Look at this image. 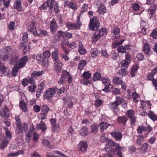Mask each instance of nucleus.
Instances as JSON below:
<instances>
[{"label": "nucleus", "mask_w": 157, "mask_h": 157, "mask_svg": "<svg viewBox=\"0 0 157 157\" xmlns=\"http://www.w3.org/2000/svg\"><path fill=\"white\" fill-rule=\"evenodd\" d=\"M114 147L117 149H122V148L121 147L119 144L117 143H114L111 140L108 139L107 141L105 147V150L107 152V153L105 154L104 156L106 157V155L108 157L111 156V152L114 153L116 149H113L111 147Z\"/></svg>", "instance_id": "obj_1"}, {"label": "nucleus", "mask_w": 157, "mask_h": 157, "mask_svg": "<svg viewBox=\"0 0 157 157\" xmlns=\"http://www.w3.org/2000/svg\"><path fill=\"white\" fill-rule=\"evenodd\" d=\"M89 26L90 29L93 31H96L98 29L100 24L97 17H94L90 20Z\"/></svg>", "instance_id": "obj_2"}, {"label": "nucleus", "mask_w": 157, "mask_h": 157, "mask_svg": "<svg viewBox=\"0 0 157 157\" xmlns=\"http://www.w3.org/2000/svg\"><path fill=\"white\" fill-rule=\"evenodd\" d=\"M55 3V0H47L46 2H44L40 6V9L41 10H43L46 9L48 7L50 9L52 10L53 8Z\"/></svg>", "instance_id": "obj_3"}, {"label": "nucleus", "mask_w": 157, "mask_h": 157, "mask_svg": "<svg viewBox=\"0 0 157 157\" xmlns=\"http://www.w3.org/2000/svg\"><path fill=\"white\" fill-rule=\"evenodd\" d=\"M56 93V89L55 88H52L48 89L44 93V98L45 99H50L54 96Z\"/></svg>", "instance_id": "obj_4"}, {"label": "nucleus", "mask_w": 157, "mask_h": 157, "mask_svg": "<svg viewBox=\"0 0 157 157\" xmlns=\"http://www.w3.org/2000/svg\"><path fill=\"white\" fill-rule=\"evenodd\" d=\"M54 62V67L58 73L61 72L62 66L63 65V62L59 59L53 60Z\"/></svg>", "instance_id": "obj_5"}, {"label": "nucleus", "mask_w": 157, "mask_h": 157, "mask_svg": "<svg viewBox=\"0 0 157 157\" xmlns=\"http://www.w3.org/2000/svg\"><path fill=\"white\" fill-rule=\"evenodd\" d=\"M125 59L122 60L121 62V68L127 69L131 62V56L128 53L125 55Z\"/></svg>", "instance_id": "obj_6"}, {"label": "nucleus", "mask_w": 157, "mask_h": 157, "mask_svg": "<svg viewBox=\"0 0 157 157\" xmlns=\"http://www.w3.org/2000/svg\"><path fill=\"white\" fill-rule=\"evenodd\" d=\"M134 114V111L133 110L130 109L127 112L126 114L130 120L131 124L132 125H134L136 121V117Z\"/></svg>", "instance_id": "obj_7"}, {"label": "nucleus", "mask_w": 157, "mask_h": 157, "mask_svg": "<svg viewBox=\"0 0 157 157\" xmlns=\"http://www.w3.org/2000/svg\"><path fill=\"white\" fill-rule=\"evenodd\" d=\"M102 82L104 84L105 87L103 89V91L105 92L110 91L113 88V85L110 83V81L107 79H102Z\"/></svg>", "instance_id": "obj_8"}, {"label": "nucleus", "mask_w": 157, "mask_h": 157, "mask_svg": "<svg viewBox=\"0 0 157 157\" xmlns=\"http://www.w3.org/2000/svg\"><path fill=\"white\" fill-rule=\"evenodd\" d=\"M28 61V58L27 56H24L22 57L19 60V63L15 65L18 68L21 69L24 67L26 62Z\"/></svg>", "instance_id": "obj_9"}, {"label": "nucleus", "mask_w": 157, "mask_h": 157, "mask_svg": "<svg viewBox=\"0 0 157 157\" xmlns=\"http://www.w3.org/2000/svg\"><path fill=\"white\" fill-rule=\"evenodd\" d=\"M21 127H17L16 129V132L18 134L22 133L23 131H24L26 132L28 130V125L27 124L25 123L21 124Z\"/></svg>", "instance_id": "obj_10"}, {"label": "nucleus", "mask_w": 157, "mask_h": 157, "mask_svg": "<svg viewBox=\"0 0 157 157\" xmlns=\"http://www.w3.org/2000/svg\"><path fill=\"white\" fill-rule=\"evenodd\" d=\"M91 76V74L88 71H85L82 75V76L84 78V84L87 85L90 84V83L88 79L90 78Z\"/></svg>", "instance_id": "obj_11"}, {"label": "nucleus", "mask_w": 157, "mask_h": 157, "mask_svg": "<svg viewBox=\"0 0 157 157\" xmlns=\"http://www.w3.org/2000/svg\"><path fill=\"white\" fill-rule=\"evenodd\" d=\"M118 105H119L115 101L110 103L109 105L112 111L116 114H117L119 111V109L117 107Z\"/></svg>", "instance_id": "obj_12"}, {"label": "nucleus", "mask_w": 157, "mask_h": 157, "mask_svg": "<svg viewBox=\"0 0 157 157\" xmlns=\"http://www.w3.org/2000/svg\"><path fill=\"white\" fill-rule=\"evenodd\" d=\"M111 134L116 140H120L122 137V134L119 131H115L112 132H111Z\"/></svg>", "instance_id": "obj_13"}, {"label": "nucleus", "mask_w": 157, "mask_h": 157, "mask_svg": "<svg viewBox=\"0 0 157 157\" xmlns=\"http://www.w3.org/2000/svg\"><path fill=\"white\" fill-rule=\"evenodd\" d=\"M147 23L144 21L142 20L140 22V32L145 35L146 33V29H147Z\"/></svg>", "instance_id": "obj_14"}, {"label": "nucleus", "mask_w": 157, "mask_h": 157, "mask_svg": "<svg viewBox=\"0 0 157 157\" xmlns=\"http://www.w3.org/2000/svg\"><path fill=\"white\" fill-rule=\"evenodd\" d=\"M87 147V143L86 142L82 141L78 144V150L82 152H84L86 150Z\"/></svg>", "instance_id": "obj_15"}, {"label": "nucleus", "mask_w": 157, "mask_h": 157, "mask_svg": "<svg viewBox=\"0 0 157 157\" xmlns=\"http://www.w3.org/2000/svg\"><path fill=\"white\" fill-rule=\"evenodd\" d=\"M50 29L51 31L53 32H55L57 28L56 21L54 19H53L50 23Z\"/></svg>", "instance_id": "obj_16"}, {"label": "nucleus", "mask_w": 157, "mask_h": 157, "mask_svg": "<svg viewBox=\"0 0 157 157\" xmlns=\"http://www.w3.org/2000/svg\"><path fill=\"white\" fill-rule=\"evenodd\" d=\"M14 8L18 11L22 10V7L21 0H16L14 3Z\"/></svg>", "instance_id": "obj_17"}, {"label": "nucleus", "mask_w": 157, "mask_h": 157, "mask_svg": "<svg viewBox=\"0 0 157 157\" xmlns=\"http://www.w3.org/2000/svg\"><path fill=\"white\" fill-rule=\"evenodd\" d=\"M0 70L5 75L9 74V70L5 67L4 64L0 61Z\"/></svg>", "instance_id": "obj_18"}, {"label": "nucleus", "mask_w": 157, "mask_h": 157, "mask_svg": "<svg viewBox=\"0 0 157 157\" xmlns=\"http://www.w3.org/2000/svg\"><path fill=\"white\" fill-rule=\"evenodd\" d=\"M41 109L42 113L40 114L41 115H44V116H47V113L48 112L49 109L46 105H44L41 106Z\"/></svg>", "instance_id": "obj_19"}, {"label": "nucleus", "mask_w": 157, "mask_h": 157, "mask_svg": "<svg viewBox=\"0 0 157 157\" xmlns=\"http://www.w3.org/2000/svg\"><path fill=\"white\" fill-rule=\"evenodd\" d=\"M148 117L153 121L157 120V116L152 111H150L147 114Z\"/></svg>", "instance_id": "obj_20"}, {"label": "nucleus", "mask_w": 157, "mask_h": 157, "mask_svg": "<svg viewBox=\"0 0 157 157\" xmlns=\"http://www.w3.org/2000/svg\"><path fill=\"white\" fill-rule=\"evenodd\" d=\"M127 120V118L124 116L118 117L117 118V122L121 123L124 125L125 124Z\"/></svg>", "instance_id": "obj_21"}, {"label": "nucleus", "mask_w": 157, "mask_h": 157, "mask_svg": "<svg viewBox=\"0 0 157 157\" xmlns=\"http://www.w3.org/2000/svg\"><path fill=\"white\" fill-rule=\"evenodd\" d=\"M58 50L57 48H55L54 51L52 53V57L53 60L59 59Z\"/></svg>", "instance_id": "obj_22"}, {"label": "nucleus", "mask_w": 157, "mask_h": 157, "mask_svg": "<svg viewBox=\"0 0 157 157\" xmlns=\"http://www.w3.org/2000/svg\"><path fill=\"white\" fill-rule=\"evenodd\" d=\"M36 128L38 129H40L44 131H45L47 128L45 123L42 121H40V123L37 124Z\"/></svg>", "instance_id": "obj_23"}, {"label": "nucleus", "mask_w": 157, "mask_h": 157, "mask_svg": "<svg viewBox=\"0 0 157 157\" xmlns=\"http://www.w3.org/2000/svg\"><path fill=\"white\" fill-rule=\"evenodd\" d=\"M19 106L21 109L24 112H25L27 111V108L24 101L21 100L20 102Z\"/></svg>", "instance_id": "obj_24"}, {"label": "nucleus", "mask_w": 157, "mask_h": 157, "mask_svg": "<svg viewBox=\"0 0 157 157\" xmlns=\"http://www.w3.org/2000/svg\"><path fill=\"white\" fill-rule=\"evenodd\" d=\"M113 32L114 34L113 37L114 38H118L119 36L120 29L117 27H115L113 29Z\"/></svg>", "instance_id": "obj_25"}, {"label": "nucleus", "mask_w": 157, "mask_h": 157, "mask_svg": "<svg viewBox=\"0 0 157 157\" xmlns=\"http://www.w3.org/2000/svg\"><path fill=\"white\" fill-rule=\"evenodd\" d=\"M88 130L86 127H84L79 131L80 134L82 136H85L87 135Z\"/></svg>", "instance_id": "obj_26"}, {"label": "nucleus", "mask_w": 157, "mask_h": 157, "mask_svg": "<svg viewBox=\"0 0 157 157\" xmlns=\"http://www.w3.org/2000/svg\"><path fill=\"white\" fill-rule=\"evenodd\" d=\"M143 51L146 54H148L150 51V47L149 45L147 43L144 44L143 47Z\"/></svg>", "instance_id": "obj_27"}, {"label": "nucleus", "mask_w": 157, "mask_h": 157, "mask_svg": "<svg viewBox=\"0 0 157 157\" xmlns=\"http://www.w3.org/2000/svg\"><path fill=\"white\" fill-rule=\"evenodd\" d=\"M86 64L87 62L85 60H82L80 61L78 65V68L80 70H82Z\"/></svg>", "instance_id": "obj_28"}, {"label": "nucleus", "mask_w": 157, "mask_h": 157, "mask_svg": "<svg viewBox=\"0 0 157 157\" xmlns=\"http://www.w3.org/2000/svg\"><path fill=\"white\" fill-rule=\"evenodd\" d=\"M24 43L22 41L19 45V47L23 50V51L24 54L26 53L27 51L29 49V47L28 48V49H27V47L25 44V43Z\"/></svg>", "instance_id": "obj_29"}, {"label": "nucleus", "mask_w": 157, "mask_h": 157, "mask_svg": "<svg viewBox=\"0 0 157 157\" xmlns=\"http://www.w3.org/2000/svg\"><path fill=\"white\" fill-rule=\"evenodd\" d=\"M100 124V129L102 132L105 129H106L110 125L109 124L104 122L101 123Z\"/></svg>", "instance_id": "obj_30"}, {"label": "nucleus", "mask_w": 157, "mask_h": 157, "mask_svg": "<svg viewBox=\"0 0 157 157\" xmlns=\"http://www.w3.org/2000/svg\"><path fill=\"white\" fill-rule=\"evenodd\" d=\"M43 73V71H35L32 73L31 75L32 77L36 79V78L37 76H39L42 75Z\"/></svg>", "instance_id": "obj_31"}, {"label": "nucleus", "mask_w": 157, "mask_h": 157, "mask_svg": "<svg viewBox=\"0 0 157 157\" xmlns=\"http://www.w3.org/2000/svg\"><path fill=\"white\" fill-rule=\"evenodd\" d=\"M36 27L35 25V23L33 22L31 23L30 25L28 26V30L33 33L34 31L36 30Z\"/></svg>", "instance_id": "obj_32"}, {"label": "nucleus", "mask_w": 157, "mask_h": 157, "mask_svg": "<svg viewBox=\"0 0 157 157\" xmlns=\"http://www.w3.org/2000/svg\"><path fill=\"white\" fill-rule=\"evenodd\" d=\"M100 53V52L98 51L96 48L91 49L90 50V54L93 57L98 56Z\"/></svg>", "instance_id": "obj_33"}, {"label": "nucleus", "mask_w": 157, "mask_h": 157, "mask_svg": "<svg viewBox=\"0 0 157 157\" xmlns=\"http://www.w3.org/2000/svg\"><path fill=\"white\" fill-rule=\"evenodd\" d=\"M96 34H98L100 37L106 34V29L104 28H102L99 30L96 31Z\"/></svg>", "instance_id": "obj_34"}, {"label": "nucleus", "mask_w": 157, "mask_h": 157, "mask_svg": "<svg viewBox=\"0 0 157 157\" xmlns=\"http://www.w3.org/2000/svg\"><path fill=\"white\" fill-rule=\"evenodd\" d=\"M126 69L121 68V69L118 72V74L122 77L127 75L128 74V72L126 70Z\"/></svg>", "instance_id": "obj_35"}, {"label": "nucleus", "mask_w": 157, "mask_h": 157, "mask_svg": "<svg viewBox=\"0 0 157 157\" xmlns=\"http://www.w3.org/2000/svg\"><path fill=\"white\" fill-rule=\"evenodd\" d=\"M146 136L144 135L138 136V145H140L144 142V139L146 138Z\"/></svg>", "instance_id": "obj_36"}, {"label": "nucleus", "mask_w": 157, "mask_h": 157, "mask_svg": "<svg viewBox=\"0 0 157 157\" xmlns=\"http://www.w3.org/2000/svg\"><path fill=\"white\" fill-rule=\"evenodd\" d=\"M106 11V8L104 6H100L97 10V12L100 14H103Z\"/></svg>", "instance_id": "obj_37"}, {"label": "nucleus", "mask_w": 157, "mask_h": 157, "mask_svg": "<svg viewBox=\"0 0 157 157\" xmlns=\"http://www.w3.org/2000/svg\"><path fill=\"white\" fill-rule=\"evenodd\" d=\"M36 59L38 61H39L40 62H42L44 63L45 62V59L42 57L41 55L40 54H38L35 57Z\"/></svg>", "instance_id": "obj_38"}, {"label": "nucleus", "mask_w": 157, "mask_h": 157, "mask_svg": "<svg viewBox=\"0 0 157 157\" xmlns=\"http://www.w3.org/2000/svg\"><path fill=\"white\" fill-rule=\"evenodd\" d=\"M19 68L15 65L13 68L12 69V76H16L18 73Z\"/></svg>", "instance_id": "obj_39"}, {"label": "nucleus", "mask_w": 157, "mask_h": 157, "mask_svg": "<svg viewBox=\"0 0 157 157\" xmlns=\"http://www.w3.org/2000/svg\"><path fill=\"white\" fill-rule=\"evenodd\" d=\"M146 127L142 126H138V133L141 134L146 131Z\"/></svg>", "instance_id": "obj_40"}, {"label": "nucleus", "mask_w": 157, "mask_h": 157, "mask_svg": "<svg viewBox=\"0 0 157 157\" xmlns=\"http://www.w3.org/2000/svg\"><path fill=\"white\" fill-rule=\"evenodd\" d=\"M137 70V65L133 66L132 68L131 74L132 77H133L135 75V73Z\"/></svg>", "instance_id": "obj_41"}, {"label": "nucleus", "mask_w": 157, "mask_h": 157, "mask_svg": "<svg viewBox=\"0 0 157 157\" xmlns=\"http://www.w3.org/2000/svg\"><path fill=\"white\" fill-rule=\"evenodd\" d=\"M43 145L47 148H49L51 147L50 142L48 140L43 139L42 140Z\"/></svg>", "instance_id": "obj_42"}, {"label": "nucleus", "mask_w": 157, "mask_h": 157, "mask_svg": "<svg viewBox=\"0 0 157 157\" xmlns=\"http://www.w3.org/2000/svg\"><path fill=\"white\" fill-rule=\"evenodd\" d=\"M150 36L153 39H155L157 38V27L153 30L151 33Z\"/></svg>", "instance_id": "obj_43"}, {"label": "nucleus", "mask_w": 157, "mask_h": 157, "mask_svg": "<svg viewBox=\"0 0 157 157\" xmlns=\"http://www.w3.org/2000/svg\"><path fill=\"white\" fill-rule=\"evenodd\" d=\"M101 78V75L99 73L96 72L94 75L93 80L94 81L99 80Z\"/></svg>", "instance_id": "obj_44"}, {"label": "nucleus", "mask_w": 157, "mask_h": 157, "mask_svg": "<svg viewBox=\"0 0 157 157\" xmlns=\"http://www.w3.org/2000/svg\"><path fill=\"white\" fill-rule=\"evenodd\" d=\"M148 146V144L147 143H145L143 144L140 148V149L142 150L143 152H146Z\"/></svg>", "instance_id": "obj_45"}, {"label": "nucleus", "mask_w": 157, "mask_h": 157, "mask_svg": "<svg viewBox=\"0 0 157 157\" xmlns=\"http://www.w3.org/2000/svg\"><path fill=\"white\" fill-rule=\"evenodd\" d=\"M78 51L80 54L82 55L85 54L86 53V50L83 48L82 45L79 46Z\"/></svg>", "instance_id": "obj_46"}, {"label": "nucleus", "mask_w": 157, "mask_h": 157, "mask_svg": "<svg viewBox=\"0 0 157 157\" xmlns=\"http://www.w3.org/2000/svg\"><path fill=\"white\" fill-rule=\"evenodd\" d=\"M124 101V99L122 97L117 96L116 98L115 101L118 105L123 103Z\"/></svg>", "instance_id": "obj_47"}, {"label": "nucleus", "mask_w": 157, "mask_h": 157, "mask_svg": "<svg viewBox=\"0 0 157 157\" xmlns=\"http://www.w3.org/2000/svg\"><path fill=\"white\" fill-rule=\"evenodd\" d=\"M155 73H152V70L151 71V73L148 74L147 75V79L149 80H151L152 81L154 80H156L155 79H154V75H155Z\"/></svg>", "instance_id": "obj_48"}, {"label": "nucleus", "mask_w": 157, "mask_h": 157, "mask_svg": "<svg viewBox=\"0 0 157 157\" xmlns=\"http://www.w3.org/2000/svg\"><path fill=\"white\" fill-rule=\"evenodd\" d=\"M8 143V141L6 140H4L2 142V143L0 145V147L1 148L4 149V148L6 146L7 144Z\"/></svg>", "instance_id": "obj_49"}, {"label": "nucleus", "mask_w": 157, "mask_h": 157, "mask_svg": "<svg viewBox=\"0 0 157 157\" xmlns=\"http://www.w3.org/2000/svg\"><path fill=\"white\" fill-rule=\"evenodd\" d=\"M100 37L98 34H96V32L92 37V40L93 42H96L97 41Z\"/></svg>", "instance_id": "obj_50"}, {"label": "nucleus", "mask_w": 157, "mask_h": 157, "mask_svg": "<svg viewBox=\"0 0 157 157\" xmlns=\"http://www.w3.org/2000/svg\"><path fill=\"white\" fill-rule=\"evenodd\" d=\"M11 62L13 64H14L16 63L18 61L19 58L17 55H16L14 57H12Z\"/></svg>", "instance_id": "obj_51"}, {"label": "nucleus", "mask_w": 157, "mask_h": 157, "mask_svg": "<svg viewBox=\"0 0 157 157\" xmlns=\"http://www.w3.org/2000/svg\"><path fill=\"white\" fill-rule=\"evenodd\" d=\"M91 132L94 134L96 133L98 130L97 126L94 124H93L91 126Z\"/></svg>", "instance_id": "obj_52"}, {"label": "nucleus", "mask_w": 157, "mask_h": 157, "mask_svg": "<svg viewBox=\"0 0 157 157\" xmlns=\"http://www.w3.org/2000/svg\"><path fill=\"white\" fill-rule=\"evenodd\" d=\"M122 81L118 77H114L113 79V82L116 84H119Z\"/></svg>", "instance_id": "obj_53"}, {"label": "nucleus", "mask_w": 157, "mask_h": 157, "mask_svg": "<svg viewBox=\"0 0 157 157\" xmlns=\"http://www.w3.org/2000/svg\"><path fill=\"white\" fill-rule=\"evenodd\" d=\"M57 35L58 36V39H57L58 40H59L60 38V37L61 36L63 37V39H64V33L61 31H60L58 32Z\"/></svg>", "instance_id": "obj_54"}, {"label": "nucleus", "mask_w": 157, "mask_h": 157, "mask_svg": "<svg viewBox=\"0 0 157 157\" xmlns=\"http://www.w3.org/2000/svg\"><path fill=\"white\" fill-rule=\"evenodd\" d=\"M28 34L27 33H24L22 38V41L24 43H27L28 41Z\"/></svg>", "instance_id": "obj_55"}, {"label": "nucleus", "mask_w": 157, "mask_h": 157, "mask_svg": "<svg viewBox=\"0 0 157 157\" xmlns=\"http://www.w3.org/2000/svg\"><path fill=\"white\" fill-rule=\"evenodd\" d=\"M126 48L123 46H119L117 49L119 52L123 53L125 52Z\"/></svg>", "instance_id": "obj_56"}, {"label": "nucleus", "mask_w": 157, "mask_h": 157, "mask_svg": "<svg viewBox=\"0 0 157 157\" xmlns=\"http://www.w3.org/2000/svg\"><path fill=\"white\" fill-rule=\"evenodd\" d=\"M36 79L32 77V75H31V77L29 78L28 79H27V80L28 83L35 84V81L34 79Z\"/></svg>", "instance_id": "obj_57"}, {"label": "nucleus", "mask_w": 157, "mask_h": 157, "mask_svg": "<svg viewBox=\"0 0 157 157\" xmlns=\"http://www.w3.org/2000/svg\"><path fill=\"white\" fill-rule=\"evenodd\" d=\"M15 119L16 121V125L17 126V127H20L22 123H21V120L19 117L17 116H16L15 117Z\"/></svg>", "instance_id": "obj_58"}, {"label": "nucleus", "mask_w": 157, "mask_h": 157, "mask_svg": "<svg viewBox=\"0 0 157 157\" xmlns=\"http://www.w3.org/2000/svg\"><path fill=\"white\" fill-rule=\"evenodd\" d=\"M41 32H42V30L38 29L36 30V29L33 33L35 36H39L40 35H41Z\"/></svg>", "instance_id": "obj_59"}, {"label": "nucleus", "mask_w": 157, "mask_h": 157, "mask_svg": "<svg viewBox=\"0 0 157 157\" xmlns=\"http://www.w3.org/2000/svg\"><path fill=\"white\" fill-rule=\"evenodd\" d=\"M59 127V124H56V123L55 124L52 126V130L54 132L57 131L58 130Z\"/></svg>", "instance_id": "obj_60"}, {"label": "nucleus", "mask_w": 157, "mask_h": 157, "mask_svg": "<svg viewBox=\"0 0 157 157\" xmlns=\"http://www.w3.org/2000/svg\"><path fill=\"white\" fill-rule=\"evenodd\" d=\"M88 9L87 5L86 4H84L82 6L81 9V13H80V15H81V13L82 12L86 11Z\"/></svg>", "instance_id": "obj_61"}, {"label": "nucleus", "mask_w": 157, "mask_h": 157, "mask_svg": "<svg viewBox=\"0 0 157 157\" xmlns=\"http://www.w3.org/2000/svg\"><path fill=\"white\" fill-rule=\"evenodd\" d=\"M43 55L44 59L45 58H48L50 56V52L49 51H46L43 52Z\"/></svg>", "instance_id": "obj_62"}, {"label": "nucleus", "mask_w": 157, "mask_h": 157, "mask_svg": "<svg viewBox=\"0 0 157 157\" xmlns=\"http://www.w3.org/2000/svg\"><path fill=\"white\" fill-rule=\"evenodd\" d=\"M132 98L133 101L135 102H137V100H136L137 98V93L136 92H133L132 94Z\"/></svg>", "instance_id": "obj_63"}, {"label": "nucleus", "mask_w": 157, "mask_h": 157, "mask_svg": "<svg viewBox=\"0 0 157 157\" xmlns=\"http://www.w3.org/2000/svg\"><path fill=\"white\" fill-rule=\"evenodd\" d=\"M155 136H153L148 140V142L151 144H153L155 143Z\"/></svg>", "instance_id": "obj_64"}]
</instances>
